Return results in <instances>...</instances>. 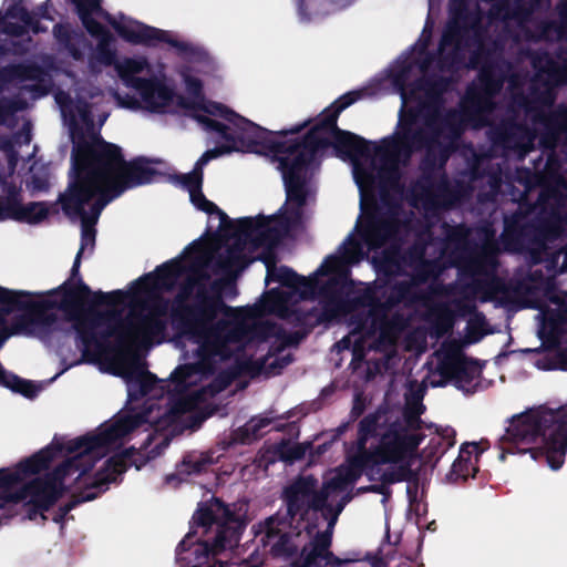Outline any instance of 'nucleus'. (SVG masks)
Returning a JSON list of instances; mask_svg holds the SVG:
<instances>
[{
    "label": "nucleus",
    "instance_id": "56",
    "mask_svg": "<svg viewBox=\"0 0 567 567\" xmlns=\"http://www.w3.org/2000/svg\"><path fill=\"white\" fill-rule=\"evenodd\" d=\"M319 281L316 277H305L299 275L295 286L290 289L291 297L298 295L300 300H312L317 297Z\"/></svg>",
    "mask_w": 567,
    "mask_h": 567
},
{
    "label": "nucleus",
    "instance_id": "42",
    "mask_svg": "<svg viewBox=\"0 0 567 567\" xmlns=\"http://www.w3.org/2000/svg\"><path fill=\"white\" fill-rule=\"evenodd\" d=\"M157 379L146 370H138L127 382V400L135 402L146 396L153 390Z\"/></svg>",
    "mask_w": 567,
    "mask_h": 567
},
{
    "label": "nucleus",
    "instance_id": "31",
    "mask_svg": "<svg viewBox=\"0 0 567 567\" xmlns=\"http://www.w3.org/2000/svg\"><path fill=\"white\" fill-rule=\"evenodd\" d=\"M47 75L45 70L34 62L17 63L0 70V82L33 81L35 83L28 85L25 89L30 92L39 93L40 95H47L49 93V89L44 84Z\"/></svg>",
    "mask_w": 567,
    "mask_h": 567
},
{
    "label": "nucleus",
    "instance_id": "27",
    "mask_svg": "<svg viewBox=\"0 0 567 567\" xmlns=\"http://www.w3.org/2000/svg\"><path fill=\"white\" fill-rule=\"evenodd\" d=\"M380 413L371 412L360 420L358 424L357 451L348 455L354 461V464H364L370 468L378 466V445L368 449L370 439H377L380 426L384 424Z\"/></svg>",
    "mask_w": 567,
    "mask_h": 567
},
{
    "label": "nucleus",
    "instance_id": "59",
    "mask_svg": "<svg viewBox=\"0 0 567 567\" xmlns=\"http://www.w3.org/2000/svg\"><path fill=\"white\" fill-rule=\"evenodd\" d=\"M199 111L210 116L220 117L230 125L234 124L238 116V113H236L234 110L229 109L223 103L215 101H209L207 103H205L204 100L199 101Z\"/></svg>",
    "mask_w": 567,
    "mask_h": 567
},
{
    "label": "nucleus",
    "instance_id": "10",
    "mask_svg": "<svg viewBox=\"0 0 567 567\" xmlns=\"http://www.w3.org/2000/svg\"><path fill=\"white\" fill-rule=\"evenodd\" d=\"M32 292L24 290H11L7 288V293L1 295L0 305H8L13 311H22L12 318L9 326L6 324L0 331V347L12 336H33L37 328L50 329L58 317L51 310L59 309L58 301L53 299L33 300Z\"/></svg>",
    "mask_w": 567,
    "mask_h": 567
},
{
    "label": "nucleus",
    "instance_id": "61",
    "mask_svg": "<svg viewBox=\"0 0 567 567\" xmlns=\"http://www.w3.org/2000/svg\"><path fill=\"white\" fill-rule=\"evenodd\" d=\"M21 200L17 192H11L4 200L0 199V220L19 221Z\"/></svg>",
    "mask_w": 567,
    "mask_h": 567
},
{
    "label": "nucleus",
    "instance_id": "5",
    "mask_svg": "<svg viewBox=\"0 0 567 567\" xmlns=\"http://www.w3.org/2000/svg\"><path fill=\"white\" fill-rule=\"evenodd\" d=\"M247 525V507L244 504H226L221 498L213 496L210 501L198 504L192 516L189 532L179 542L177 549L186 551L197 545L194 550L197 557H216L239 545Z\"/></svg>",
    "mask_w": 567,
    "mask_h": 567
},
{
    "label": "nucleus",
    "instance_id": "11",
    "mask_svg": "<svg viewBox=\"0 0 567 567\" xmlns=\"http://www.w3.org/2000/svg\"><path fill=\"white\" fill-rule=\"evenodd\" d=\"M449 10L450 19L439 42L441 71H452L463 63V51L470 45V31L480 23L478 14L470 10L468 0H450Z\"/></svg>",
    "mask_w": 567,
    "mask_h": 567
},
{
    "label": "nucleus",
    "instance_id": "48",
    "mask_svg": "<svg viewBox=\"0 0 567 567\" xmlns=\"http://www.w3.org/2000/svg\"><path fill=\"white\" fill-rule=\"evenodd\" d=\"M272 419L260 416L251 417L244 426L236 432L237 440L243 444H249L262 436V430L270 425Z\"/></svg>",
    "mask_w": 567,
    "mask_h": 567
},
{
    "label": "nucleus",
    "instance_id": "33",
    "mask_svg": "<svg viewBox=\"0 0 567 567\" xmlns=\"http://www.w3.org/2000/svg\"><path fill=\"white\" fill-rule=\"evenodd\" d=\"M185 267L179 259H171L155 268L153 272L145 274L136 280L143 290L150 288H171L184 274Z\"/></svg>",
    "mask_w": 567,
    "mask_h": 567
},
{
    "label": "nucleus",
    "instance_id": "30",
    "mask_svg": "<svg viewBox=\"0 0 567 567\" xmlns=\"http://www.w3.org/2000/svg\"><path fill=\"white\" fill-rule=\"evenodd\" d=\"M406 268L412 270L410 280L414 286L424 285L430 279L437 278L442 272L439 260L427 259L426 249L420 244H413L406 248Z\"/></svg>",
    "mask_w": 567,
    "mask_h": 567
},
{
    "label": "nucleus",
    "instance_id": "40",
    "mask_svg": "<svg viewBox=\"0 0 567 567\" xmlns=\"http://www.w3.org/2000/svg\"><path fill=\"white\" fill-rule=\"evenodd\" d=\"M213 464V458L205 454L187 453L183 460L177 464V473L169 474L165 477V483L171 485L173 483H181V475H198L206 472L207 467Z\"/></svg>",
    "mask_w": 567,
    "mask_h": 567
},
{
    "label": "nucleus",
    "instance_id": "43",
    "mask_svg": "<svg viewBox=\"0 0 567 567\" xmlns=\"http://www.w3.org/2000/svg\"><path fill=\"white\" fill-rule=\"evenodd\" d=\"M422 398L416 396L413 404H409L403 411V419L399 417V424L404 429L405 433H421L424 427L432 429L434 425H425L421 415L425 411V406L421 402Z\"/></svg>",
    "mask_w": 567,
    "mask_h": 567
},
{
    "label": "nucleus",
    "instance_id": "20",
    "mask_svg": "<svg viewBox=\"0 0 567 567\" xmlns=\"http://www.w3.org/2000/svg\"><path fill=\"white\" fill-rule=\"evenodd\" d=\"M399 228L400 223L396 217L375 205L367 212L359 234L370 250H377L393 239Z\"/></svg>",
    "mask_w": 567,
    "mask_h": 567
},
{
    "label": "nucleus",
    "instance_id": "8",
    "mask_svg": "<svg viewBox=\"0 0 567 567\" xmlns=\"http://www.w3.org/2000/svg\"><path fill=\"white\" fill-rule=\"evenodd\" d=\"M437 114L426 118V127H409L399 130L394 135L384 137L381 145L374 146V154L380 157L383 165L378 172L381 188L395 187L400 181L399 163L408 162L416 152L425 151L421 167L432 169L436 163V150L440 148L441 159L449 158L446 147L440 143L441 127L436 126Z\"/></svg>",
    "mask_w": 567,
    "mask_h": 567
},
{
    "label": "nucleus",
    "instance_id": "13",
    "mask_svg": "<svg viewBox=\"0 0 567 567\" xmlns=\"http://www.w3.org/2000/svg\"><path fill=\"white\" fill-rule=\"evenodd\" d=\"M310 122V120H307L288 130L269 131L238 114L231 125L234 127L236 151L238 150V144H240L241 147L249 153L264 155L277 162L290 151V145L296 142V138L278 141L275 137H286L288 135L298 134L306 128Z\"/></svg>",
    "mask_w": 567,
    "mask_h": 567
},
{
    "label": "nucleus",
    "instance_id": "3",
    "mask_svg": "<svg viewBox=\"0 0 567 567\" xmlns=\"http://www.w3.org/2000/svg\"><path fill=\"white\" fill-rule=\"evenodd\" d=\"M168 305L167 299L156 295L143 303L142 311L132 312L131 319L126 320L114 309L89 308L83 313H70L84 360L95 362L106 352L109 339L113 336H116L118 347L124 350L161 341L167 329Z\"/></svg>",
    "mask_w": 567,
    "mask_h": 567
},
{
    "label": "nucleus",
    "instance_id": "52",
    "mask_svg": "<svg viewBox=\"0 0 567 567\" xmlns=\"http://www.w3.org/2000/svg\"><path fill=\"white\" fill-rule=\"evenodd\" d=\"M7 16L11 19L21 21L27 28L32 30L33 33L44 32L38 17L30 12L24 6L14 3L7 9Z\"/></svg>",
    "mask_w": 567,
    "mask_h": 567
},
{
    "label": "nucleus",
    "instance_id": "44",
    "mask_svg": "<svg viewBox=\"0 0 567 567\" xmlns=\"http://www.w3.org/2000/svg\"><path fill=\"white\" fill-rule=\"evenodd\" d=\"M558 13L560 18L559 23L545 20L537 24V40H549L551 32H555L559 39L567 38V0H564V2L558 6Z\"/></svg>",
    "mask_w": 567,
    "mask_h": 567
},
{
    "label": "nucleus",
    "instance_id": "62",
    "mask_svg": "<svg viewBox=\"0 0 567 567\" xmlns=\"http://www.w3.org/2000/svg\"><path fill=\"white\" fill-rule=\"evenodd\" d=\"M244 259L243 247L234 245L227 248L225 256H219L216 265L223 270H229L235 266H239Z\"/></svg>",
    "mask_w": 567,
    "mask_h": 567
},
{
    "label": "nucleus",
    "instance_id": "37",
    "mask_svg": "<svg viewBox=\"0 0 567 567\" xmlns=\"http://www.w3.org/2000/svg\"><path fill=\"white\" fill-rule=\"evenodd\" d=\"M532 64L539 74H545L551 84L567 85V58L558 63L549 53L543 52L533 59Z\"/></svg>",
    "mask_w": 567,
    "mask_h": 567
},
{
    "label": "nucleus",
    "instance_id": "19",
    "mask_svg": "<svg viewBox=\"0 0 567 567\" xmlns=\"http://www.w3.org/2000/svg\"><path fill=\"white\" fill-rule=\"evenodd\" d=\"M436 372L441 380L434 386H445L452 383L456 389L470 392L476 373V361L461 351L446 353L437 363Z\"/></svg>",
    "mask_w": 567,
    "mask_h": 567
},
{
    "label": "nucleus",
    "instance_id": "36",
    "mask_svg": "<svg viewBox=\"0 0 567 567\" xmlns=\"http://www.w3.org/2000/svg\"><path fill=\"white\" fill-rule=\"evenodd\" d=\"M76 8V13L86 31L100 41L111 38L112 34L105 25L93 18L94 13L102 12L101 0H70Z\"/></svg>",
    "mask_w": 567,
    "mask_h": 567
},
{
    "label": "nucleus",
    "instance_id": "46",
    "mask_svg": "<svg viewBox=\"0 0 567 567\" xmlns=\"http://www.w3.org/2000/svg\"><path fill=\"white\" fill-rule=\"evenodd\" d=\"M0 385L10 389L12 392L23 395L29 400H33L41 391V386L33 381L22 379L19 375L6 371V377L2 378Z\"/></svg>",
    "mask_w": 567,
    "mask_h": 567
},
{
    "label": "nucleus",
    "instance_id": "1",
    "mask_svg": "<svg viewBox=\"0 0 567 567\" xmlns=\"http://www.w3.org/2000/svg\"><path fill=\"white\" fill-rule=\"evenodd\" d=\"M150 414L151 408L131 409L97 434L48 445L19 462L14 471L0 468V501L18 504L29 499V504L49 511L63 496L65 476L86 474L104 450L148 423Z\"/></svg>",
    "mask_w": 567,
    "mask_h": 567
},
{
    "label": "nucleus",
    "instance_id": "2",
    "mask_svg": "<svg viewBox=\"0 0 567 567\" xmlns=\"http://www.w3.org/2000/svg\"><path fill=\"white\" fill-rule=\"evenodd\" d=\"M202 245L193 241L186 247L185 254L194 259V267H204L206 261L198 258ZM195 276L187 279L171 310L175 327L183 334L190 336L198 344L196 355L204 365H210L215 358L228 360L233 355L230 344L240 342L246 336L241 323L218 319L219 315L235 317L237 309L228 306L223 297L226 286L236 290L234 284L223 279L214 280L207 288L209 275L200 269H192Z\"/></svg>",
    "mask_w": 567,
    "mask_h": 567
},
{
    "label": "nucleus",
    "instance_id": "23",
    "mask_svg": "<svg viewBox=\"0 0 567 567\" xmlns=\"http://www.w3.org/2000/svg\"><path fill=\"white\" fill-rule=\"evenodd\" d=\"M122 193L115 185H100V189L94 194V203L90 207V214L85 210L84 206L90 202H79V198L72 197L71 182H69L66 190L59 196V203L63 213L69 216H80L81 219L96 224L102 210L113 199L120 197Z\"/></svg>",
    "mask_w": 567,
    "mask_h": 567
},
{
    "label": "nucleus",
    "instance_id": "51",
    "mask_svg": "<svg viewBox=\"0 0 567 567\" xmlns=\"http://www.w3.org/2000/svg\"><path fill=\"white\" fill-rule=\"evenodd\" d=\"M415 299L414 284L411 280L396 281L390 286V293L386 297V305L394 308L403 301Z\"/></svg>",
    "mask_w": 567,
    "mask_h": 567
},
{
    "label": "nucleus",
    "instance_id": "12",
    "mask_svg": "<svg viewBox=\"0 0 567 567\" xmlns=\"http://www.w3.org/2000/svg\"><path fill=\"white\" fill-rule=\"evenodd\" d=\"M82 254L78 251L70 277L58 288L52 289L48 295L62 296L61 302H58L59 309L66 313V319L70 320V313H83L89 308L99 306H117L124 302L126 293L123 290H113L110 292L92 291L91 288L83 281L80 275Z\"/></svg>",
    "mask_w": 567,
    "mask_h": 567
},
{
    "label": "nucleus",
    "instance_id": "14",
    "mask_svg": "<svg viewBox=\"0 0 567 567\" xmlns=\"http://www.w3.org/2000/svg\"><path fill=\"white\" fill-rule=\"evenodd\" d=\"M380 413L384 424L380 426L378 434V461L379 465L399 464L411 457L425 439L423 433H405L399 424V417L393 419L385 405H380L374 411Z\"/></svg>",
    "mask_w": 567,
    "mask_h": 567
},
{
    "label": "nucleus",
    "instance_id": "63",
    "mask_svg": "<svg viewBox=\"0 0 567 567\" xmlns=\"http://www.w3.org/2000/svg\"><path fill=\"white\" fill-rule=\"evenodd\" d=\"M198 372V365L194 363H186L178 365L171 374V380L177 388H185L188 381Z\"/></svg>",
    "mask_w": 567,
    "mask_h": 567
},
{
    "label": "nucleus",
    "instance_id": "45",
    "mask_svg": "<svg viewBox=\"0 0 567 567\" xmlns=\"http://www.w3.org/2000/svg\"><path fill=\"white\" fill-rule=\"evenodd\" d=\"M148 65V62L145 58L134 59L126 58L121 63L115 65L118 76L123 80V82L137 91V86L135 83L136 79H142L141 76H136L142 73Z\"/></svg>",
    "mask_w": 567,
    "mask_h": 567
},
{
    "label": "nucleus",
    "instance_id": "21",
    "mask_svg": "<svg viewBox=\"0 0 567 567\" xmlns=\"http://www.w3.org/2000/svg\"><path fill=\"white\" fill-rule=\"evenodd\" d=\"M226 225L234 226L235 235L244 236L255 244H279L287 235V226L275 221L274 215L257 217H241Z\"/></svg>",
    "mask_w": 567,
    "mask_h": 567
},
{
    "label": "nucleus",
    "instance_id": "49",
    "mask_svg": "<svg viewBox=\"0 0 567 567\" xmlns=\"http://www.w3.org/2000/svg\"><path fill=\"white\" fill-rule=\"evenodd\" d=\"M190 202L200 212H204L208 215H217L220 225L226 226L227 223H231V219L228 217V215L221 210L215 203L210 202L206 198L204 195L202 188H197L195 190H192L189 193Z\"/></svg>",
    "mask_w": 567,
    "mask_h": 567
},
{
    "label": "nucleus",
    "instance_id": "35",
    "mask_svg": "<svg viewBox=\"0 0 567 567\" xmlns=\"http://www.w3.org/2000/svg\"><path fill=\"white\" fill-rule=\"evenodd\" d=\"M491 134L493 143L507 151H524L528 141L526 127L515 121L502 122Z\"/></svg>",
    "mask_w": 567,
    "mask_h": 567
},
{
    "label": "nucleus",
    "instance_id": "41",
    "mask_svg": "<svg viewBox=\"0 0 567 567\" xmlns=\"http://www.w3.org/2000/svg\"><path fill=\"white\" fill-rule=\"evenodd\" d=\"M437 437H432L427 446L423 450V457L426 464L433 463L435 465L446 451L455 444L454 430L446 427L440 430L435 426Z\"/></svg>",
    "mask_w": 567,
    "mask_h": 567
},
{
    "label": "nucleus",
    "instance_id": "60",
    "mask_svg": "<svg viewBox=\"0 0 567 567\" xmlns=\"http://www.w3.org/2000/svg\"><path fill=\"white\" fill-rule=\"evenodd\" d=\"M299 275L287 266L275 267L269 275H266V282H279L281 286L291 289Z\"/></svg>",
    "mask_w": 567,
    "mask_h": 567
},
{
    "label": "nucleus",
    "instance_id": "29",
    "mask_svg": "<svg viewBox=\"0 0 567 567\" xmlns=\"http://www.w3.org/2000/svg\"><path fill=\"white\" fill-rule=\"evenodd\" d=\"M406 248L398 244L384 247L372 257L373 267L384 285L395 277L406 276Z\"/></svg>",
    "mask_w": 567,
    "mask_h": 567
},
{
    "label": "nucleus",
    "instance_id": "26",
    "mask_svg": "<svg viewBox=\"0 0 567 567\" xmlns=\"http://www.w3.org/2000/svg\"><path fill=\"white\" fill-rule=\"evenodd\" d=\"M152 163H159L158 159H151L137 156L131 161H124L120 178L115 186L120 193L138 186L152 184L166 178V174L151 166Z\"/></svg>",
    "mask_w": 567,
    "mask_h": 567
},
{
    "label": "nucleus",
    "instance_id": "64",
    "mask_svg": "<svg viewBox=\"0 0 567 567\" xmlns=\"http://www.w3.org/2000/svg\"><path fill=\"white\" fill-rule=\"evenodd\" d=\"M411 468L409 464H400L398 467L388 468L381 475L383 484H395L410 480Z\"/></svg>",
    "mask_w": 567,
    "mask_h": 567
},
{
    "label": "nucleus",
    "instance_id": "15",
    "mask_svg": "<svg viewBox=\"0 0 567 567\" xmlns=\"http://www.w3.org/2000/svg\"><path fill=\"white\" fill-rule=\"evenodd\" d=\"M281 498L286 505V516L289 520L298 518L306 522L311 512H331L328 494L319 488V481L312 474L299 475L284 491Z\"/></svg>",
    "mask_w": 567,
    "mask_h": 567
},
{
    "label": "nucleus",
    "instance_id": "57",
    "mask_svg": "<svg viewBox=\"0 0 567 567\" xmlns=\"http://www.w3.org/2000/svg\"><path fill=\"white\" fill-rule=\"evenodd\" d=\"M322 301L332 310H334L340 317L355 312L358 310V305L363 303V299L357 298V295L352 297L342 296Z\"/></svg>",
    "mask_w": 567,
    "mask_h": 567
},
{
    "label": "nucleus",
    "instance_id": "53",
    "mask_svg": "<svg viewBox=\"0 0 567 567\" xmlns=\"http://www.w3.org/2000/svg\"><path fill=\"white\" fill-rule=\"evenodd\" d=\"M415 65L416 61L412 56L399 60L390 72L392 83L400 90L405 89Z\"/></svg>",
    "mask_w": 567,
    "mask_h": 567
},
{
    "label": "nucleus",
    "instance_id": "54",
    "mask_svg": "<svg viewBox=\"0 0 567 567\" xmlns=\"http://www.w3.org/2000/svg\"><path fill=\"white\" fill-rule=\"evenodd\" d=\"M429 323L430 334L440 339L453 328V318L447 309L442 308L432 313Z\"/></svg>",
    "mask_w": 567,
    "mask_h": 567
},
{
    "label": "nucleus",
    "instance_id": "58",
    "mask_svg": "<svg viewBox=\"0 0 567 567\" xmlns=\"http://www.w3.org/2000/svg\"><path fill=\"white\" fill-rule=\"evenodd\" d=\"M203 178L204 173L194 167V169L187 174H166L165 179L183 186L188 190V193H190L192 190L202 188Z\"/></svg>",
    "mask_w": 567,
    "mask_h": 567
},
{
    "label": "nucleus",
    "instance_id": "25",
    "mask_svg": "<svg viewBox=\"0 0 567 567\" xmlns=\"http://www.w3.org/2000/svg\"><path fill=\"white\" fill-rule=\"evenodd\" d=\"M267 295L277 307L279 318L286 320L291 326L308 332H311L316 327L320 326L317 307L305 310L297 305L290 303L291 293L280 290L279 288L270 289Z\"/></svg>",
    "mask_w": 567,
    "mask_h": 567
},
{
    "label": "nucleus",
    "instance_id": "28",
    "mask_svg": "<svg viewBox=\"0 0 567 567\" xmlns=\"http://www.w3.org/2000/svg\"><path fill=\"white\" fill-rule=\"evenodd\" d=\"M137 92L147 111L164 114L174 101L175 91L173 87L156 76L148 79H136Z\"/></svg>",
    "mask_w": 567,
    "mask_h": 567
},
{
    "label": "nucleus",
    "instance_id": "32",
    "mask_svg": "<svg viewBox=\"0 0 567 567\" xmlns=\"http://www.w3.org/2000/svg\"><path fill=\"white\" fill-rule=\"evenodd\" d=\"M483 453L475 442L463 443L445 478L452 484H464L478 472V457Z\"/></svg>",
    "mask_w": 567,
    "mask_h": 567
},
{
    "label": "nucleus",
    "instance_id": "4",
    "mask_svg": "<svg viewBox=\"0 0 567 567\" xmlns=\"http://www.w3.org/2000/svg\"><path fill=\"white\" fill-rule=\"evenodd\" d=\"M498 447L502 462L507 454L529 453L533 460L544 461L557 471L564 465L567 453V415L561 410L545 408L513 415Z\"/></svg>",
    "mask_w": 567,
    "mask_h": 567
},
{
    "label": "nucleus",
    "instance_id": "22",
    "mask_svg": "<svg viewBox=\"0 0 567 567\" xmlns=\"http://www.w3.org/2000/svg\"><path fill=\"white\" fill-rule=\"evenodd\" d=\"M501 239L505 250L520 252L526 247L547 239V231L544 227L533 221H526L520 215L515 214L505 218Z\"/></svg>",
    "mask_w": 567,
    "mask_h": 567
},
{
    "label": "nucleus",
    "instance_id": "55",
    "mask_svg": "<svg viewBox=\"0 0 567 567\" xmlns=\"http://www.w3.org/2000/svg\"><path fill=\"white\" fill-rule=\"evenodd\" d=\"M450 81L445 76H434L421 79L416 82V87L425 91L426 95L433 100L441 101L443 93L447 91Z\"/></svg>",
    "mask_w": 567,
    "mask_h": 567
},
{
    "label": "nucleus",
    "instance_id": "50",
    "mask_svg": "<svg viewBox=\"0 0 567 567\" xmlns=\"http://www.w3.org/2000/svg\"><path fill=\"white\" fill-rule=\"evenodd\" d=\"M19 223L39 224L50 214V209L44 202H31L25 205L21 203Z\"/></svg>",
    "mask_w": 567,
    "mask_h": 567
},
{
    "label": "nucleus",
    "instance_id": "38",
    "mask_svg": "<svg viewBox=\"0 0 567 567\" xmlns=\"http://www.w3.org/2000/svg\"><path fill=\"white\" fill-rule=\"evenodd\" d=\"M478 81V94L491 99L501 92L505 82V74L498 63L486 61L480 70Z\"/></svg>",
    "mask_w": 567,
    "mask_h": 567
},
{
    "label": "nucleus",
    "instance_id": "34",
    "mask_svg": "<svg viewBox=\"0 0 567 567\" xmlns=\"http://www.w3.org/2000/svg\"><path fill=\"white\" fill-rule=\"evenodd\" d=\"M357 298L363 299V303L358 305V310L360 308H368L367 311L352 317V322L355 323L358 330H364L370 318L374 322L378 320L384 322L386 320V312L390 311L392 307L386 305V299L381 301L374 289L365 288L357 293Z\"/></svg>",
    "mask_w": 567,
    "mask_h": 567
},
{
    "label": "nucleus",
    "instance_id": "16",
    "mask_svg": "<svg viewBox=\"0 0 567 567\" xmlns=\"http://www.w3.org/2000/svg\"><path fill=\"white\" fill-rule=\"evenodd\" d=\"M128 467L127 452L115 454L109 457L103 467L99 470L84 488L72 495L71 499L61 505L54 513L52 520L56 524H63L68 514L82 503L91 502L103 494L109 485L117 480L120 475L126 472Z\"/></svg>",
    "mask_w": 567,
    "mask_h": 567
},
{
    "label": "nucleus",
    "instance_id": "18",
    "mask_svg": "<svg viewBox=\"0 0 567 567\" xmlns=\"http://www.w3.org/2000/svg\"><path fill=\"white\" fill-rule=\"evenodd\" d=\"M498 247L496 243L484 244L480 249L466 256L460 270L463 276L471 277L476 291H494L498 285L496 270Z\"/></svg>",
    "mask_w": 567,
    "mask_h": 567
},
{
    "label": "nucleus",
    "instance_id": "9",
    "mask_svg": "<svg viewBox=\"0 0 567 567\" xmlns=\"http://www.w3.org/2000/svg\"><path fill=\"white\" fill-rule=\"evenodd\" d=\"M293 145L295 142L290 151L277 161L285 184L286 204L274 218L280 226H287V234L302 219L308 196L307 175L310 168L318 166L303 148H293Z\"/></svg>",
    "mask_w": 567,
    "mask_h": 567
},
{
    "label": "nucleus",
    "instance_id": "6",
    "mask_svg": "<svg viewBox=\"0 0 567 567\" xmlns=\"http://www.w3.org/2000/svg\"><path fill=\"white\" fill-rule=\"evenodd\" d=\"M125 157L122 148L101 135L73 138L71 153V192L79 202H91L100 185H115Z\"/></svg>",
    "mask_w": 567,
    "mask_h": 567
},
{
    "label": "nucleus",
    "instance_id": "39",
    "mask_svg": "<svg viewBox=\"0 0 567 567\" xmlns=\"http://www.w3.org/2000/svg\"><path fill=\"white\" fill-rule=\"evenodd\" d=\"M331 543V530L326 529L324 532H318L309 543V547L305 546L301 549L302 564L300 567H326L321 551H326L327 548H330Z\"/></svg>",
    "mask_w": 567,
    "mask_h": 567
},
{
    "label": "nucleus",
    "instance_id": "17",
    "mask_svg": "<svg viewBox=\"0 0 567 567\" xmlns=\"http://www.w3.org/2000/svg\"><path fill=\"white\" fill-rule=\"evenodd\" d=\"M105 18L118 37L131 44L154 48L159 43H166L175 48L179 55L194 56L196 54L197 49L192 43L174 39L168 31L137 20H130L128 23L118 22L107 12H105Z\"/></svg>",
    "mask_w": 567,
    "mask_h": 567
},
{
    "label": "nucleus",
    "instance_id": "47",
    "mask_svg": "<svg viewBox=\"0 0 567 567\" xmlns=\"http://www.w3.org/2000/svg\"><path fill=\"white\" fill-rule=\"evenodd\" d=\"M208 133H215L218 138L225 141L224 145H235L234 127L203 114L193 116Z\"/></svg>",
    "mask_w": 567,
    "mask_h": 567
},
{
    "label": "nucleus",
    "instance_id": "7",
    "mask_svg": "<svg viewBox=\"0 0 567 567\" xmlns=\"http://www.w3.org/2000/svg\"><path fill=\"white\" fill-rule=\"evenodd\" d=\"M362 96L361 91H350L333 101L318 116L317 122L302 136L296 138L293 148H303L317 165L323 152L332 147L336 156L346 161L368 158L374 153L372 142L352 132L338 127V117L342 111L351 106Z\"/></svg>",
    "mask_w": 567,
    "mask_h": 567
},
{
    "label": "nucleus",
    "instance_id": "24",
    "mask_svg": "<svg viewBox=\"0 0 567 567\" xmlns=\"http://www.w3.org/2000/svg\"><path fill=\"white\" fill-rule=\"evenodd\" d=\"M293 520L275 514L266 518L262 524L265 534L262 542L270 545V554L275 558H292L298 554V547L293 542L292 534L286 530Z\"/></svg>",
    "mask_w": 567,
    "mask_h": 567
}]
</instances>
